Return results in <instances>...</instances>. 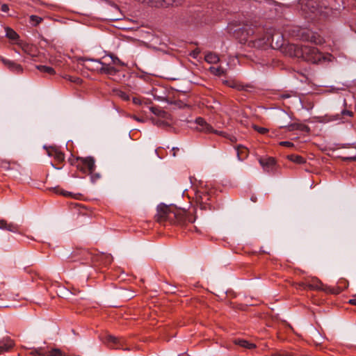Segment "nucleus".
Wrapping results in <instances>:
<instances>
[{
    "mask_svg": "<svg viewBox=\"0 0 356 356\" xmlns=\"http://www.w3.org/2000/svg\"><path fill=\"white\" fill-rule=\"evenodd\" d=\"M228 29L230 32H233L241 43L248 47L258 49L270 47L273 49H279L283 45L282 35L272 29L265 31L263 28L248 24L234 30L232 25H229Z\"/></svg>",
    "mask_w": 356,
    "mask_h": 356,
    "instance_id": "nucleus-1",
    "label": "nucleus"
},
{
    "mask_svg": "<svg viewBox=\"0 0 356 356\" xmlns=\"http://www.w3.org/2000/svg\"><path fill=\"white\" fill-rule=\"evenodd\" d=\"M287 52L291 56L301 58L314 64H323L334 59L330 54H324L316 47L310 45L289 44L287 46Z\"/></svg>",
    "mask_w": 356,
    "mask_h": 356,
    "instance_id": "nucleus-2",
    "label": "nucleus"
},
{
    "mask_svg": "<svg viewBox=\"0 0 356 356\" xmlns=\"http://www.w3.org/2000/svg\"><path fill=\"white\" fill-rule=\"evenodd\" d=\"M325 1H302L300 8L302 14L306 18L314 19L318 17H327L332 12V9L328 8Z\"/></svg>",
    "mask_w": 356,
    "mask_h": 356,
    "instance_id": "nucleus-3",
    "label": "nucleus"
},
{
    "mask_svg": "<svg viewBox=\"0 0 356 356\" xmlns=\"http://www.w3.org/2000/svg\"><path fill=\"white\" fill-rule=\"evenodd\" d=\"M102 342L108 347L113 349H124V339L111 334H106L101 338Z\"/></svg>",
    "mask_w": 356,
    "mask_h": 356,
    "instance_id": "nucleus-4",
    "label": "nucleus"
},
{
    "mask_svg": "<svg viewBox=\"0 0 356 356\" xmlns=\"http://www.w3.org/2000/svg\"><path fill=\"white\" fill-rule=\"evenodd\" d=\"M196 123L198 126L197 129L200 131H203L205 133H213L217 135L222 136L223 137L227 138V134L225 132L217 131L214 129L210 124H207L204 119L199 118L196 120Z\"/></svg>",
    "mask_w": 356,
    "mask_h": 356,
    "instance_id": "nucleus-5",
    "label": "nucleus"
},
{
    "mask_svg": "<svg viewBox=\"0 0 356 356\" xmlns=\"http://www.w3.org/2000/svg\"><path fill=\"white\" fill-rule=\"evenodd\" d=\"M79 168L84 173L92 174L95 170L94 159L92 157L81 159Z\"/></svg>",
    "mask_w": 356,
    "mask_h": 356,
    "instance_id": "nucleus-6",
    "label": "nucleus"
},
{
    "mask_svg": "<svg viewBox=\"0 0 356 356\" xmlns=\"http://www.w3.org/2000/svg\"><path fill=\"white\" fill-rule=\"evenodd\" d=\"M90 61L94 62L97 65L96 67L97 71H99L102 73L113 75L118 71L110 63H106L99 60H90Z\"/></svg>",
    "mask_w": 356,
    "mask_h": 356,
    "instance_id": "nucleus-7",
    "label": "nucleus"
},
{
    "mask_svg": "<svg viewBox=\"0 0 356 356\" xmlns=\"http://www.w3.org/2000/svg\"><path fill=\"white\" fill-rule=\"evenodd\" d=\"M302 39L309 41L316 44H321L324 42L323 39L319 35L314 33H309L305 30L302 32Z\"/></svg>",
    "mask_w": 356,
    "mask_h": 356,
    "instance_id": "nucleus-8",
    "label": "nucleus"
},
{
    "mask_svg": "<svg viewBox=\"0 0 356 356\" xmlns=\"http://www.w3.org/2000/svg\"><path fill=\"white\" fill-rule=\"evenodd\" d=\"M259 163L264 170L267 172L273 170L275 165V159L273 157H265L259 159Z\"/></svg>",
    "mask_w": 356,
    "mask_h": 356,
    "instance_id": "nucleus-9",
    "label": "nucleus"
},
{
    "mask_svg": "<svg viewBox=\"0 0 356 356\" xmlns=\"http://www.w3.org/2000/svg\"><path fill=\"white\" fill-rule=\"evenodd\" d=\"M195 199L201 207H205L204 204H206L207 202L209 200V195L204 191H198L195 194Z\"/></svg>",
    "mask_w": 356,
    "mask_h": 356,
    "instance_id": "nucleus-10",
    "label": "nucleus"
},
{
    "mask_svg": "<svg viewBox=\"0 0 356 356\" xmlns=\"http://www.w3.org/2000/svg\"><path fill=\"white\" fill-rule=\"evenodd\" d=\"M0 229L16 232L18 230L17 225L14 223H8L4 220H0Z\"/></svg>",
    "mask_w": 356,
    "mask_h": 356,
    "instance_id": "nucleus-11",
    "label": "nucleus"
},
{
    "mask_svg": "<svg viewBox=\"0 0 356 356\" xmlns=\"http://www.w3.org/2000/svg\"><path fill=\"white\" fill-rule=\"evenodd\" d=\"M14 346V342L11 339H6L0 343V354L8 352Z\"/></svg>",
    "mask_w": 356,
    "mask_h": 356,
    "instance_id": "nucleus-12",
    "label": "nucleus"
},
{
    "mask_svg": "<svg viewBox=\"0 0 356 356\" xmlns=\"http://www.w3.org/2000/svg\"><path fill=\"white\" fill-rule=\"evenodd\" d=\"M47 154L49 156H54V159L59 162L63 161L65 159L64 154L62 152L54 148L48 149Z\"/></svg>",
    "mask_w": 356,
    "mask_h": 356,
    "instance_id": "nucleus-13",
    "label": "nucleus"
},
{
    "mask_svg": "<svg viewBox=\"0 0 356 356\" xmlns=\"http://www.w3.org/2000/svg\"><path fill=\"white\" fill-rule=\"evenodd\" d=\"M234 343L235 344L246 349H253L256 347L255 344L250 343L249 341L244 339H236Z\"/></svg>",
    "mask_w": 356,
    "mask_h": 356,
    "instance_id": "nucleus-14",
    "label": "nucleus"
},
{
    "mask_svg": "<svg viewBox=\"0 0 356 356\" xmlns=\"http://www.w3.org/2000/svg\"><path fill=\"white\" fill-rule=\"evenodd\" d=\"M3 62L5 65H6L10 70L15 71V72H21L22 71V67L17 64V63H15L10 60H6V59H3Z\"/></svg>",
    "mask_w": 356,
    "mask_h": 356,
    "instance_id": "nucleus-15",
    "label": "nucleus"
},
{
    "mask_svg": "<svg viewBox=\"0 0 356 356\" xmlns=\"http://www.w3.org/2000/svg\"><path fill=\"white\" fill-rule=\"evenodd\" d=\"M166 210L167 211L162 215V218H163L164 220H172L174 218H178V214L172 211L171 209H166Z\"/></svg>",
    "mask_w": 356,
    "mask_h": 356,
    "instance_id": "nucleus-16",
    "label": "nucleus"
},
{
    "mask_svg": "<svg viewBox=\"0 0 356 356\" xmlns=\"http://www.w3.org/2000/svg\"><path fill=\"white\" fill-rule=\"evenodd\" d=\"M205 60L209 63H216L219 61V57L214 53H208L205 55Z\"/></svg>",
    "mask_w": 356,
    "mask_h": 356,
    "instance_id": "nucleus-17",
    "label": "nucleus"
},
{
    "mask_svg": "<svg viewBox=\"0 0 356 356\" xmlns=\"http://www.w3.org/2000/svg\"><path fill=\"white\" fill-rule=\"evenodd\" d=\"M239 160H243L248 156V149L243 146H238L236 149Z\"/></svg>",
    "mask_w": 356,
    "mask_h": 356,
    "instance_id": "nucleus-18",
    "label": "nucleus"
},
{
    "mask_svg": "<svg viewBox=\"0 0 356 356\" xmlns=\"http://www.w3.org/2000/svg\"><path fill=\"white\" fill-rule=\"evenodd\" d=\"M6 36L12 40H16L18 38V35L17 34V33L13 31L12 29H10L8 27H6Z\"/></svg>",
    "mask_w": 356,
    "mask_h": 356,
    "instance_id": "nucleus-19",
    "label": "nucleus"
},
{
    "mask_svg": "<svg viewBox=\"0 0 356 356\" xmlns=\"http://www.w3.org/2000/svg\"><path fill=\"white\" fill-rule=\"evenodd\" d=\"M37 68L42 72L53 74L55 73L54 70L49 66L45 65H38Z\"/></svg>",
    "mask_w": 356,
    "mask_h": 356,
    "instance_id": "nucleus-20",
    "label": "nucleus"
},
{
    "mask_svg": "<svg viewBox=\"0 0 356 356\" xmlns=\"http://www.w3.org/2000/svg\"><path fill=\"white\" fill-rule=\"evenodd\" d=\"M288 159L290 161H291L294 163H302L305 162L304 159L302 156H298V155L291 154V155L288 156Z\"/></svg>",
    "mask_w": 356,
    "mask_h": 356,
    "instance_id": "nucleus-21",
    "label": "nucleus"
},
{
    "mask_svg": "<svg viewBox=\"0 0 356 356\" xmlns=\"http://www.w3.org/2000/svg\"><path fill=\"white\" fill-rule=\"evenodd\" d=\"M210 72L218 76H221L225 74V70L221 67H211Z\"/></svg>",
    "mask_w": 356,
    "mask_h": 356,
    "instance_id": "nucleus-22",
    "label": "nucleus"
},
{
    "mask_svg": "<svg viewBox=\"0 0 356 356\" xmlns=\"http://www.w3.org/2000/svg\"><path fill=\"white\" fill-rule=\"evenodd\" d=\"M110 58H111V64H113L114 65H116V66H124V63L121 61L118 57L113 56V55H110Z\"/></svg>",
    "mask_w": 356,
    "mask_h": 356,
    "instance_id": "nucleus-23",
    "label": "nucleus"
},
{
    "mask_svg": "<svg viewBox=\"0 0 356 356\" xmlns=\"http://www.w3.org/2000/svg\"><path fill=\"white\" fill-rule=\"evenodd\" d=\"M30 355L33 356H45L46 354L42 348L31 349L29 353Z\"/></svg>",
    "mask_w": 356,
    "mask_h": 356,
    "instance_id": "nucleus-24",
    "label": "nucleus"
},
{
    "mask_svg": "<svg viewBox=\"0 0 356 356\" xmlns=\"http://www.w3.org/2000/svg\"><path fill=\"white\" fill-rule=\"evenodd\" d=\"M115 94L123 100L127 101L129 99V95L122 90H116Z\"/></svg>",
    "mask_w": 356,
    "mask_h": 356,
    "instance_id": "nucleus-25",
    "label": "nucleus"
},
{
    "mask_svg": "<svg viewBox=\"0 0 356 356\" xmlns=\"http://www.w3.org/2000/svg\"><path fill=\"white\" fill-rule=\"evenodd\" d=\"M133 102L135 104H149L150 102H147L145 99V98H141V97H134L133 98Z\"/></svg>",
    "mask_w": 356,
    "mask_h": 356,
    "instance_id": "nucleus-26",
    "label": "nucleus"
},
{
    "mask_svg": "<svg viewBox=\"0 0 356 356\" xmlns=\"http://www.w3.org/2000/svg\"><path fill=\"white\" fill-rule=\"evenodd\" d=\"M30 19H31V22L34 26H36V25L39 24L41 22V21H42V18H40V17H39L38 16H35V15H31L30 17Z\"/></svg>",
    "mask_w": 356,
    "mask_h": 356,
    "instance_id": "nucleus-27",
    "label": "nucleus"
},
{
    "mask_svg": "<svg viewBox=\"0 0 356 356\" xmlns=\"http://www.w3.org/2000/svg\"><path fill=\"white\" fill-rule=\"evenodd\" d=\"M90 60H92V58H89V59H87L86 60V66L92 70H96V67H97V65L93 62H91Z\"/></svg>",
    "mask_w": 356,
    "mask_h": 356,
    "instance_id": "nucleus-28",
    "label": "nucleus"
},
{
    "mask_svg": "<svg viewBox=\"0 0 356 356\" xmlns=\"http://www.w3.org/2000/svg\"><path fill=\"white\" fill-rule=\"evenodd\" d=\"M150 110L152 111V112L159 116H162V117H164L165 115V113L162 111H160L159 110L158 108H154V107H150Z\"/></svg>",
    "mask_w": 356,
    "mask_h": 356,
    "instance_id": "nucleus-29",
    "label": "nucleus"
},
{
    "mask_svg": "<svg viewBox=\"0 0 356 356\" xmlns=\"http://www.w3.org/2000/svg\"><path fill=\"white\" fill-rule=\"evenodd\" d=\"M51 356H63V353L59 349H53L49 352Z\"/></svg>",
    "mask_w": 356,
    "mask_h": 356,
    "instance_id": "nucleus-30",
    "label": "nucleus"
},
{
    "mask_svg": "<svg viewBox=\"0 0 356 356\" xmlns=\"http://www.w3.org/2000/svg\"><path fill=\"white\" fill-rule=\"evenodd\" d=\"M254 130H256L257 132H259V134H265L268 132V129L266 128H264V127H258V126H254Z\"/></svg>",
    "mask_w": 356,
    "mask_h": 356,
    "instance_id": "nucleus-31",
    "label": "nucleus"
},
{
    "mask_svg": "<svg viewBox=\"0 0 356 356\" xmlns=\"http://www.w3.org/2000/svg\"><path fill=\"white\" fill-rule=\"evenodd\" d=\"M91 175V180L92 181H96L97 179L100 178V175L98 173H94V172L92 174H90Z\"/></svg>",
    "mask_w": 356,
    "mask_h": 356,
    "instance_id": "nucleus-32",
    "label": "nucleus"
},
{
    "mask_svg": "<svg viewBox=\"0 0 356 356\" xmlns=\"http://www.w3.org/2000/svg\"><path fill=\"white\" fill-rule=\"evenodd\" d=\"M280 145L287 147H291L293 146V144L289 141H282L280 143Z\"/></svg>",
    "mask_w": 356,
    "mask_h": 356,
    "instance_id": "nucleus-33",
    "label": "nucleus"
},
{
    "mask_svg": "<svg viewBox=\"0 0 356 356\" xmlns=\"http://www.w3.org/2000/svg\"><path fill=\"white\" fill-rule=\"evenodd\" d=\"M0 10L3 13H7L9 10V8L7 4L3 3L0 5Z\"/></svg>",
    "mask_w": 356,
    "mask_h": 356,
    "instance_id": "nucleus-34",
    "label": "nucleus"
},
{
    "mask_svg": "<svg viewBox=\"0 0 356 356\" xmlns=\"http://www.w3.org/2000/svg\"><path fill=\"white\" fill-rule=\"evenodd\" d=\"M54 191L56 193L62 194L64 196H69L70 195V193L69 192H65L59 188H54Z\"/></svg>",
    "mask_w": 356,
    "mask_h": 356,
    "instance_id": "nucleus-35",
    "label": "nucleus"
},
{
    "mask_svg": "<svg viewBox=\"0 0 356 356\" xmlns=\"http://www.w3.org/2000/svg\"><path fill=\"white\" fill-rule=\"evenodd\" d=\"M342 114L343 115H348L349 116H351L352 115V112L344 110V111H342Z\"/></svg>",
    "mask_w": 356,
    "mask_h": 356,
    "instance_id": "nucleus-36",
    "label": "nucleus"
},
{
    "mask_svg": "<svg viewBox=\"0 0 356 356\" xmlns=\"http://www.w3.org/2000/svg\"><path fill=\"white\" fill-rule=\"evenodd\" d=\"M348 302L351 305H356V298L350 299Z\"/></svg>",
    "mask_w": 356,
    "mask_h": 356,
    "instance_id": "nucleus-37",
    "label": "nucleus"
},
{
    "mask_svg": "<svg viewBox=\"0 0 356 356\" xmlns=\"http://www.w3.org/2000/svg\"><path fill=\"white\" fill-rule=\"evenodd\" d=\"M152 96L154 97V99H159V97L156 96V95L155 93H154V90L152 91Z\"/></svg>",
    "mask_w": 356,
    "mask_h": 356,
    "instance_id": "nucleus-38",
    "label": "nucleus"
},
{
    "mask_svg": "<svg viewBox=\"0 0 356 356\" xmlns=\"http://www.w3.org/2000/svg\"><path fill=\"white\" fill-rule=\"evenodd\" d=\"M229 86L230 87H232V88L236 87L235 83H232V84H229Z\"/></svg>",
    "mask_w": 356,
    "mask_h": 356,
    "instance_id": "nucleus-39",
    "label": "nucleus"
},
{
    "mask_svg": "<svg viewBox=\"0 0 356 356\" xmlns=\"http://www.w3.org/2000/svg\"><path fill=\"white\" fill-rule=\"evenodd\" d=\"M197 54V53H196L195 51H194V52H193V57H196Z\"/></svg>",
    "mask_w": 356,
    "mask_h": 356,
    "instance_id": "nucleus-40",
    "label": "nucleus"
},
{
    "mask_svg": "<svg viewBox=\"0 0 356 356\" xmlns=\"http://www.w3.org/2000/svg\"><path fill=\"white\" fill-rule=\"evenodd\" d=\"M136 120H138V121H140V120L139 118H136Z\"/></svg>",
    "mask_w": 356,
    "mask_h": 356,
    "instance_id": "nucleus-41",
    "label": "nucleus"
}]
</instances>
